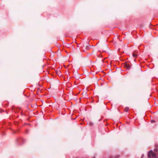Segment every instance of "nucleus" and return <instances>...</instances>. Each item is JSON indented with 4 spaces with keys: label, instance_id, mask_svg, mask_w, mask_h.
Returning a JSON list of instances; mask_svg holds the SVG:
<instances>
[{
    "label": "nucleus",
    "instance_id": "1",
    "mask_svg": "<svg viewBox=\"0 0 158 158\" xmlns=\"http://www.w3.org/2000/svg\"><path fill=\"white\" fill-rule=\"evenodd\" d=\"M148 156L152 158H156V154L153 152L152 150L150 151L148 153Z\"/></svg>",
    "mask_w": 158,
    "mask_h": 158
},
{
    "label": "nucleus",
    "instance_id": "7",
    "mask_svg": "<svg viewBox=\"0 0 158 158\" xmlns=\"http://www.w3.org/2000/svg\"><path fill=\"white\" fill-rule=\"evenodd\" d=\"M83 94L85 96H86V95H87L86 92H84L83 93Z\"/></svg>",
    "mask_w": 158,
    "mask_h": 158
},
{
    "label": "nucleus",
    "instance_id": "8",
    "mask_svg": "<svg viewBox=\"0 0 158 158\" xmlns=\"http://www.w3.org/2000/svg\"><path fill=\"white\" fill-rule=\"evenodd\" d=\"M157 149L156 148H155L154 149V151L155 152H157Z\"/></svg>",
    "mask_w": 158,
    "mask_h": 158
},
{
    "label": "nucleus",
    "instance_id": "11",
    "mask_svg": "<svg viewBox=\"0 0 158 158\" xmlns=\"http://www.w3.org/2000/svg\"><path fill=\"white\" fill-rule=\"evenodd\" d=\"M143 156H143V155H142V157H143Z\"/></svg>",
    "mask_w": 158,
    "mask_h": 158
},
{
    "label": "nucleus",
    "instance_id": "2",
    "mask_svg": "<svg viewBox=\"0 0 158 158\" xmlns=\"http://www.w3.org/2000/svg\"><path fill=\"white\" fill-rule=\"evenodd\" d=\"M89 46V44L88 42H86L85 43V44H83V46H82V48H85L86 49H87Z\"/></svg>",
    "mask_w": 158,
    "mask_h": 158
},
{
    "label": "nucleus",
    "instance_id": "3",
    "mask_svg": "<svg viewBox=\"0 0 158 158\" xmlns=\"http://www.w3.org/2000/svg\"><path fill=\"white\" fill-rule=\"evenodd\" d=\"M124 66L127 68V69H129L131 68V66L130 65L127 64H125Z\"/></svg>",
    "mask_w": 158,
    "mask_h": 158
},
{
    "label": "nucleus",
    "instance_id": "4",
    "mask_svg": "<svg viewBox=\"0 0 158 158\" xmlns=\"http://www.w3.org/2000/svg\"><path fill=\"white\" fill-rule=\"evenodd\" d=\"M56 73L57 74L58 76H60L61 75V73L60 71V70L59 69H57L56 71Z\"/></svg>",
    "mask_w": 158,
    "mask_h": 158
},
{
    "label": "nucleus",
    "instance_id": "10",
    "mask_svg": "<svg viewBox=\"0 0 158 158\" xmlns=\"http://www.w3.org/2000/svg\"><path fill=\"white\" fill-rule=\"evenodd\" d=\"M90 124H91V125H92V123H90Z\"/></svg>",
    "mask_w": 158,
    "mask_h": 158
},
{
    "label": "nucleus",
    "instance_id": "6",
    "mask_svg": "<svg viewBox=\"0 0 158 158\" xmlns=\"http://www.w3.org/2000/svg\"><path fill=\"white\" fill-rule=\"evenodd\" d=\"M132 55L133 56V57H135L137 56V55L136 54H135V53H133Z\"/></svg>",
    "mask_w": 158,
    "mask_h": 158
},
{
    "label": "nucleus",
    "instance_id": "9",
    "mask_svg": "<svg viewBox=\"0 0 158 158\" xmlns=\"http://www.w3.org/2000/svg\"><path fill=\"white\" fill-rule=\"evenodd\" d=\"M151 122H152V123H154V122H155V121L154 120H151Z\"/></svg>",
    "mask_w": 158,
    "mask_h": 158
},
{
    "label": "nucleus",
    "instance_id": "5",
    "mask_svg": "<svg viewBox=\"0 0 158 158\" xmlns=\"http://www.w3.org/2000/svg\"><path fill=\"white\" fill-rule=\"evenodd\" d=\"M129 109V108L128 107H126L124 109L125 111L126 112H128Z\"/></svg>",
    "mask_w": 158,
    "mask_h": 158
}]
</instances>
